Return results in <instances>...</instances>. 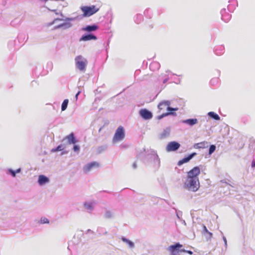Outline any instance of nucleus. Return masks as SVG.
Returning a JSON list of instances; mask_svg holds the SVG:
<instances>
[{"label":"nucleus","instance_id":"nucleus-29","mask_svg":"<svg viewBox=\"0 0 255 255\" xmlns=\"http://www.w3.org/2000/svg\"><path fill=\"white\" fill-rule=\"evenodd\" d=\"M65 148V145L63 144H60V145H58L57 147L52 148L51 150V152H56L57 151H62Z\"/></svg>","mask_w":255,"mask_h":255},{"label":"nucleus","instance_id":"nucleus-4","mask_svg":"<svg viewBox=\"0 0 255 255\" xmlns=\"http://www.w3.org/2000/svg\"><path fill=\"white\" fill-rule=\"evenodd\" d=\"M125 137V131L123 127L119 126L116 130L114 137L113 138V142L116 143L122 141Z\"/></svg>","mask_w":255,"mask_h":255},{"label":"nucleus","instance_id":"nucleus-36","mask_svg":"<svg viewBox=\"0 0 255 255\" xmlns=\"http://www.w3.org/2000/svg\"><path fill=\"white\" fill-rule=\"evenodd\" d=\"M39 223L41 224H49V220L47 218L42 217L41 218Z\"/></svg>","mask_w":255,"mask_h":255},{"label":"nucleus","instance_id":"nucleus-26","mask_svg":"<svg viewBox=\"0 0 255 255\" xmlns=\"http://www.w3.org/2000/svg\"><path fill=\"white\" fill-rule=\"evenodd\" d=\"M201 226L203 229V233L205 235L206 233L208 234V236L206 237L207 239H210L212 237V233L209 232L207 227L204 225H201Z\"/></svg>","mask_w":255,"mask_h":255},{"label":"nucleus","instance_id":"nucleus-47","mask_svg":"<svg viewBox=\"0 0 255 255\" xmlns=\"http://www.w3.org/2000/svg\"><path fill=\"white\" fill-rule=\"evenodd\" d=\"M46 8L49 10V11H53V12H54L55 13V12H57V10L56 9H50L49 8H48L47 7H46Z\"/></svg>","mask_w":255,"mask_h":255},{"label":"nucleus","instance_id":"nucleus-40","mask_svg":"<svg viewBox=\"0 0 255 255\" xmlns=\"http://www.w3.org/2000/svg\"><path fill=\"white\" fill-rule=\"evenodd\" d=\"M196 155H197V153L196 152H192L191 154H189V155L186 156V157L188 159V160L190 161Z\"/></svg>","mask_w":255,"mask_h":255},{"label":"nucleus","instance_id":"nucleus-23","mask_svg":"<svg viewBox=\"0 0 255 255\" xmlns=\"http://www.w3.org/2000/svg\"><path fill=\"white\" fill-rule=\"evenodd\" d=\"M121 240L123 242L126 243L128 246L129 248L132 249L134 247V244L132 241L128 239L126 237H122Z\"/></svg>","mask_w":255,"mask_h":255},{"label":"nucleus","instance_id":"nucleus-44","mask_svg":"<svg viewBox=\"0 0 255 255\" xmlns=\"http://www.w3.org/2000/svg\"><path fill=\"white\" fill-rule=\"evenodd\" d=\"M223 239L225 244V246L226 247L227 246V241L226 237L225 236H223Z\"/></svg>","mask_w":255,"mask_h":255},{"label":"nucleus","instance_id":"nucleus-52","mask_svg":"<svg viewBox=\"0 0 255 255\" xmlns=\"http://www.w3.org/2000/svg\"><path fill=\"white\" fill-rule=\"evenodd\" d=\"M186 250H185V249H180V252H179V253H180V252H181H181H185V253H186Z\"/></svg>","mask_w":255,"mask_h":255},{"label":"nucleus","instance_id":"nucleus-46","mask_svg":"<svg viewBox=\"0 0 255 255\" xmlns=\"http://www.w3.org/2000/svg\"><path fill=\"white\" fill-rule=\"evenodd\" d=\"M81 93V91H79L76 94L75 96V98L76 99V100H77L78 99V96L79 95V94Z\"/></svg>","mask_w":255,"mask_h":255},{"label":"nucleus","instance_id":"nucleus-58","mask_svg":"<svg viewBox=\"0 0 255 255\" xmlns=\"http://www.w3.org/2000/svg\"><path fill=\"white\" fill-rule=\"evenodd\" d=\"M101 129H102V128H100V129H99V132L101 131Z\"/></svg>","mask_w":255,"mask_h":255},{"label":"nucleus","instance_id":"nucleus-17","mask_svg":"<svg viewBox=\"0 0 255 255\" xmlns=\"http://www.w3.org/2000/svg\"><path fill=\"white\" fill-rule=\"evenodd\" d=\"M182 123L188 125L190 127H192L196 125L198 123V121L196 118L188 119L181 121Z\"/></svg>","mask_w":255,"mask_h":255},{"label":"nucleus","instance_id":"nucleus-24","mask_svg":"<svg viewBox=\"0 0 255 255\" xmlns=\"http://www.w3.org/2000/svg\"><path fill=\"white\" fill-rule=\"evenodd\" d=\"M214 52L217 55H222L224 52V47L222 45L219 46L215 48Z\"/></svg>","mask_w":255,"mask_h":255},{"label":"nucleus","instance_id":"nucleus-42","mask_svg":"<svg viewBox=\"0 0 255 255\" xmlns=\"http://www.w3.org/2000/svg\"><path fill=\"white\" fill-rule=\"evenodd\" d=\"M62 3H61L59 6H61L62 8L67 7L68 6V3L66 1H63Z\"/></svg>","mask_w":255,"mask_h":255},{"label":"nucleus","instance_id":"nucleus-6","mask_svg":"<svg viewBox=\"0 0 255 255\" xmlns=\"http://www.w3.org/2000/svg\"><path fill=\"white\" fill-rule=\"evenodd\" d=\"M178 110V108H172V107H170V106H167V111L168 112L165 113H163V114H161V115L157 116V119L158 120H160L162 119H163V118H164L166 116H169V115L176 116V114L175 112L177 111Z\"/></svg>","mask_w":255,"mask_h":255},{"label":"nucleus","instance_id":"nucleus-57","mask_svg":"<svg viewBox=\"0 0 255 255\" xmlns=\"http://www.w3.org/2000/svg\"><path fill=\"white\" fill-rule=\"evenodd\" d=\"M66 153V152H63L62 153V154H65V153Z\"/></svg>","mask_w":255,"mask_h":255},{"label":"nucleus","instance_id":"nucleus-9","mask_svg":"<svg viewBox=\"0 0 255 255\" xmlns=\"http://www.w3.org/2000/svg\"><path fill=\"white\" fill-rule=\"evenodd\" d=\"M182 247L179 243H176L169 247L168 250L170 252V255H179L180 249Z\"/></svg>","mask_w":255,"mask_h":255},{"label":"nucleus","instance_id":"nucleus-45","mask_svg":"<svg viewBox=\"0 0 255 255\" xmlns=\"http://www.w3.org/2000/svg\"><path fill=\"white\" fill-rule=\"evenodd\" d=\"M55 14L56 15H60L61 16H62L63 18L65 17V16L63 15V14L61 12H55Z\"/></svg>","mask_w":255,"mask_h":255},{"label":"nucleus","instance_id":"nucleus-15","mask_svg":"<svg viewBox=\"0 0 255 255\" xmlns=\"http://www.w3.org/2000/svg\"><path fill=\"white\" fill-rule=\"evenodd\" d=\"M65 139L67 140V143L69 144H75L78 142L73 132L70 133L63 139V140Z\"/></svg>","mask_w":255,"mask_h":255},{"label":"nucleus","instance_id":"nucleus-41","mask_svg":"<svg viewBox=\"0 0 255 255\" xmlns=\"http://www.w3.org/2000/svg\"><path fill=\"white\" fill-rule=\"evenodd\" d=\"M176 214L177 218L180 220H181V217L182 215V212L180 211H177L176 210Z\"/></svg>","mask_w":255,"mask_h":255},{"label":"nucleus","instance_id":"nucleus-48","mask_svg":"<svg viewBox=\"0 0 255 255\" xmlns=\"http://www.w3.org/2000/svg\"><path fill=\"white\" fill-rule=\"evenodd\" d=\"M251 166L252 168L255 167V160L252 161Z\"/></svg>","mask_w":255,"mask_h":255},{"label":"nucleus","instance_id":"nucleus-34","mask_svg":"<svg viewBox=\"0 0 255 255\" xmlns=\"http://www.w3.org/2000/svg\"><path fill=\"white\" fill-rule=\"evenodd\" d=\"M216 149V146L214 144H211L210 145L209 149V152L208 154L209 155H211L215 151Z\"/></svg>","mask_w":255,"mask_h":255},{"label":"nucleus","instance_id":"nucleus-53","mask_svg":"<svg viewBox=\"0 0 255 255\" xmlns=\"http://www.w3.org/2000/svg\"><path fill=\"white\" fill-rule=\"evenodd\" d=\"M181 220V221H182V223L183 224H184L185 226H186V222H185V220Z\"/></svg>","mask_w":255,"mask_h":255},{"label":"nucleus","instance_id":"nucleus-11","mask_svg":"<svg viewBox=\"0 0 255 255\" xmlns=\"http://www.w3.org/2000/svg\"><path fill=\"white\" fill-rule=\"evenodd\" d=\"M100 166V164L96 161H92L84 165L83 168V172L85 173H88L94 168H98Z\"/></svg>","mask_w":255,"mask_h":255},{"label":"nucleus","instance_id":"nucleus-14","mask_svg":"<svg viewBox=\"0 0 255 255\" xmlns=\"http://www.w3.org/2000/svg\"><path fill=\"white\" fill-rule=\"evenodd\" d=\"M50 182V179L47 176L40 174L38 176L37 183L39 185L43 186Z\"/></svg>","mask_w":255,"mask_h":255},{"label":"nucleus","instance_id":"nucleus-50","mask_svg":"<svg viewBox=\"0 0 255 255\" xmlns=\"http://www.w3.org/2000/svg\"><path fill=\"white\" fill-rule=\"evenodd\" d=\"M186 253H188V254L191 255L193 254V252L189 250H186Z\"/></svg>","mask_w":255,"mask_h":255},{"label":"nucleus","instance_id":"nucleus-37","mask_svg":"<svg viewBox=\"0 0 255 255\" xmlns=\"http://www.w3.org/2000/svg\"><path fill=\"white\" fill-rule=\"evenodd\" d=\"M143 16L140 14H137L136 16V18L135 19V22L136 23H139L140 21L142 20Z\"/></svg>","mask_w":255,"mask_h":255},{"label":"nucleus","instance_id":"nucleus-56","mask_svg":"<svg viewBox=\"0 0 255 255\" xmlns=\"http://www.w3.org/2000/svg\"><path fill=\"white\" fill-rule=\"evenodd\" d=\"M216 80H217V79H212L211 80V82L214 83V81H216Z\"/></svg>","mask_w":255,"mask_h":255},{"label":"nucleus","instance_id":"nucleus-51","mask_svg":"<svg viewBox=\"0 0 255 255\" xmlns=\"http://www.w3.org/2000/svg\"><path fill=\"white\" fill-rule=\"evenodd\" d=\"M168 78H165V79H164L163 80V83L164 84H165V83H166L168 81Z\"/></svg>","mask_w":255,"mask_h":255},{"label":"nucleus","instance_id":"nucleus-49","mask_svg":"<svg viewBox=\"0 0 255 255\" xmlns=\"http://www.w3.org/2000/svg\"><path fill=\"white\" fill-rule=\"evenodd\" d=\"M132 167H133V168H134V169L136 168V167H137V164H136V162H134L133 163V164H132Z\"/></svg>","mask_w":255,"mask_h":255},{"label":"nucleus","instance_id":"nucleus-55","mask_svg":"<svg viewBox=\"0 0 255 255\" xmlns=\"http://www.w3.org/2000/svg\"><path fill=\"white\" fill-rule=\"evenodd\" d=\"M216 80H217V79H212L211 80V82L214 83V81H216Z\"/></svg>","mask_w":255,"mask_h":255},{"label":"nucleus","instance_id":"nucleus-1","mask_svg":"<svg viewBox=\"0 0 255 255\" xmlns=\"http://www.w3.org/2000/svg\"><path fill=\"white\" fill-rule=\"evenodd\" d=\"M144 153H145L144 161L150 163L154 168L158 169L160 166V159L156 151L152 149L146 150L145 148H143V151L137 154V157L140 158Z\"/></svg>","mask_w":255,"mask_h":255},{"label":"nucleus","instance_id":"nucleus-8","mask_svg":"<svg viewBox=\"0 0 255 255\" xmlns=\"http://www.w3.org/2000/svg\"><path fill=\"white\" fill-rule=\"evenodd\" d=\"M139 115L144 120H150L153 117L152 112L146 109H140L139 111Z\"/></svg>","mask_w":255,"mask_h":255},{"label":"nucleus","instance_id":"nucleus-35","mask_svg":"<svg viewBox=\"0 0 255 255\" xmlns=\"http://www.w3.org/2000/svg\"><path fill=\"white\" fill-rule=\"evenodd\" d=\"M189 161V160H188V159L187 158L186 156H185L183 158H182L181 160H180L178 162L177 165L178 166H180L184 163H187Z\"/></svg>","mask_w":255,"mask_h":255},{"label":"nucleus","instance_id":"nucleus-5","mask_svg":"<svg viewBox=\"0 0 255 255\" xmlns=\"http://www.w3.org/2000/svg\"><path fill=\"white\" fill-rule=\"evenodd\" d=\"M76 67L81 71H84L87 63L86 59L81 55L77 56L75 58Z\"/></svg>","mask_w":255,"mask_h":255},{"label":"nucleus","instance_id":"nucleus-13","mask_svg":"<svg viewBox=\"0 0 255 255\" xmlns=\"http://www.w3.org/2000/svg\"><path fill=\"white\" fill-rule=\"evenodd\" d=\"M63 20L65 22L62 23V28L63 29H67L71 28L72 26V24L70 21H74L76 19L75 17H65L63 18Z\"/></svg>","mask_w":255,"mask_h":255},{"label":"nucleus","instance_id":"nucleus-38","mask_svg":"<svg viewBox=\"0 0 255 255\" xmlns=\"http://www.w3.org/2000/svg\"><path fill=\"white\" fill-rule=\"evenodd\" d=\"M73 150L74 152L79 153L80 151V146L78 144H73Z\"/></svg>","mask_w":255,"mask_h":255},{"label":"nucleus","instance_id":"nucleus-18","mask_svg":"<svg viewBox=\"0 0 255 255\" xmlns=\"http://www.w3.org/2000/svg\"><path fill=\"white\" fill-rule=\"evenodd\" d=\"M222 19L226 22H227L231 19V15L229 13H226V9L223 8L221 10Z\"/></svg>","mask_w":255,"mask_h":255},{"label":"nucleus","instance_id":"nucleus-32","mask_svg":"<svg viewBox=\"0 0 255 255\" xmlns=\"http://www.w3.org/2000/svg\"><path fill=\"white\" fill-rule=\"evenodd\" d=\"M68 103H69V100L68 99H65L63 101V102L62 104V105H61V111H65L67 109L68 105Z\"/></svg>","mask_w":255,"mask_h":255},{"label":"nucleus","instance_id":"nucleus-20","mask_svg":"<svg viewBox=\"0 0 255 255\" xmlns=\"http://www.w3.org/2000/svg\"><path fill=\"white\" fill-rule=\"evenodd\" d=\"M169 101H163L160 102L158 105V108L159 110H162L167 108V106L170 105Z\"/></svg>","mask_w":255,"mask_h":255},{"label":"nucleus","instance_id":"nucleus-30","mask_svg":"<svg viewBox=\"0 0 255 255\" xmlns=\"http://www.w3.org/2000/svg\"><path fill=\"white\" fill-rule=\"evenodd\" d=\"M113 217L114 213L112 211L110 210H107L104 215V218L106 219H112Z\"/></svg>","mask_w":255,"mask_h":255},{"label":"nucleus","instance_id":"nucleus-39","mask_svg":"<svg viewBox=\"0 0 255 255\" xmlns=\"http://www.w3.org/2000/svg\"><path fill=\"white\" fill-rule=\"evenodd\" d=\"M64 19L63 18H56L52 22L48 24L49 26L52 25L57 21H63Z\"/></svg>","mask_w":255,"mask_h":255},{"label":"nucleus","instance_id":"nucleus-19","mask_svg":"<svg viewBox=\"0 0 255 255\" xmlns=\"http://www.w3.org/2000/svg\"><path fill=\"white\" fill-rule=\"evenodd\" d=\"M209 146V143L207 141H204L201 142L195 143L193 147L196 149L206 148Z\"/></svg>","mask_w":255,"mask_h":255},{"label":"nucleus","instance_id":"nucleus-28","mask_svg":"<svg viewBox=\"0 0 255 255\" xmlns=\"http://www.w3.org/2000/svg\"><path fill=\"white\" fill-rule=\"evenodd\" d=\"M160 67V64L157 62H153L149 65V68L151 70H158Z\"/></svg>","mask_w":255,"mask_h":255},{"label":"nucleus","instance_id":"nucleus-7","mask_svg":"<svg viewBox=\"0 0 255 255\" xmlns=\"http://www.w3.org/2000/svg\"><path fill=\"white\" fill-rule=\"evenodd\" d=\"M200 173V169L198 166H195L190 170L187 173V178L199 180L198 176Z\"/></svg>","mask_w":255,"mask_h":255},{"label":"nucleus","instance_id":"nucleus-21","mask_svg":"<svg viewBox=\"0 0 255 255\" xmlns=\"http://www.w3.org/2000/svg\"><path fill=\"white\" fill-rule=\"evenodd\" d=\"M170 133V128H167L160 134L159 138L160 139H164L168 137Z\"/></svg>","mask_w":255,"mask_h":255},{"label":"nucleus","instance_id":"nucleus-54","mask_svg":"<svg viewBox=\"0 0 255 255\" xmlns=\"http://www.w3.org/2000/svg\"><path fill=\"white\" fill-rule=\"evenodd\" d=\"M87 233H93V232L91 229H88L87 230Z\"/></svg>","mask_w":255,"mask_h":255},{"label":"nucleus","instance_id":"nucleus-22","mask_svg":"<svg viewBox=\"0 0 255 255\" xmlns=\"http://www.w3.org/2000/svg\"><path fill=\"white\" fill-rule=\"evenodd\" d=\"M21 172V169L19 168L14 170L11 168H8L7 169V173L9 174L12 177H15L17 173H19Z\"/></svg>","mask_w":255,"mask_h":255},{"label":"nucleus","instance_id":"nucleus-3","mask_svg":"<svg viewBox=\"0 0 255 255\" xmlns=\"http://www.w3.org/2000/svg\"><path fill=\"white\" fill-rule=\"evenodd\" d=\"M83 11V16L84 17H89L96 13L99 10V8L96 7L94 5L91 6H83L81 7Z\"/></svg>","mask_w":255,"mask_h":255},{"label":"nucleus","instance_id":"nucleus-33","mask_svg":"<svg viewBox=\"0 0 255 255\" xmlns=\"http://www.w3.org/2000/svg\"><path fill=\"white\" fill-rule=\"evenodd\" d=\"M107 148V146L106 145L100 146L97 148V152L98 154L101 153L104 151Z\"/></svg>","mask_w":255,"mask_h":255},{"label":"nucleus","instance_id":"nucleus-43","mask_svg":"<svg viewBox=\"0 0 255 255\" xmlns=\"http://www.w3.org/2000/svg\"><path fill=\"white\" fill-rule=\"evenodd\" d=\"M62 28V23L54 26V29L55 30V29H60V28Z\"/></svg>","mask_w":255,"mask_h":255},{"label":"nucleus","instance_id":"nucleus-12","mask_svg":"<svg viewBox=\"0 0 255 255\" xmlns=\"http://www.w3.org/2000/svg\"><path fill=\"white\" fill-rule=\"evenodd\" d=\"M97 37L92 33H85L83 34L80 38V41H86L91 40H97Z\"/></svg>","mask_w":255,"mask_h":255},{"label":"nucleus","instance_id":"nucleus-10","mask_svg":"<svg viewBox=\"0 0 255 255\" xmlns=\"http://www.w3.org/2000/svg\"><path fill=\"white\" fill-rule=\"evenodd\" d=\"M180 147V144L177 141H173L169 142L166 147L167 152L175 151Z\"/></svg>","mask_w":255,"mask_h":255},{"label":"nucleus","instance_id":"nucleus-25","mask_svg":"<svg viewBox=\"0 0 255 255\" xmlns=\"http://www.w3.org/2000/svg\"><path fill=\"white\" fill-rule=\"evenodd\" d=\"M207 115L209 118L214 120L219 121L220 120V116L214 112H209Z\"/></svg>","mask_w":255,"mask_h":255},{"label":"nucleus","instance_id":"nucleus-2","mask_svg":"<svg viewBox=\"0 0 255 255\" xmlns=\"http://www.w3.org/2000/svg\"><path fill=\"white\" fill-rule=\"evenodd\" d=\"M200 187L199 180H197L195 179L187 178L186 179L183 187L189 191L196 192Z\"/></svg>","mask_w":255,"mask_h":255},{"label":"nucleus","instance_id":"nucleus-27","mask_svg":"<svg viewBox=\"0 0 255 255\" xmlns=\"http://www.w3.org/2000/svg\"><path fill=\"white\" fill-rule=\"evenodd\" d=\"M85 208L89 210L90 212L94 210V205L92 202H85L84 203Z\"/></svg>","mask_w":255,"mask_h":255},{"label":"nucleus","instance_id":"nucleus-31","mask_svg":"<svg viewBox=\"0 0 255 255\" xmlns=\"http://www.w3.org/2000/svg\"><path fill=\"white\" fill-rule=\"evenodd\" d=\"M232 4H230L228 5V10L230 11V12H233L234 9H235V6L237 4V2L236 1V0H232Z\"/></svg>","mask_w":255,"mask_h":255},{"label":"nucleus","instance_id":"nucleus-16","mask_svg":"<svg viewBox=\"0 0 255 255\" xmlns=\"http://www.w3.org/2000/svg\"><path fill=\"white\" fill-rule=\"evenodd\" d=\"M99 29V26L96 24L88 25L82 28V30L91 33L92 31H96Z\"/></svg>","mask_w":255,"mask_h":255}]
</instances>
